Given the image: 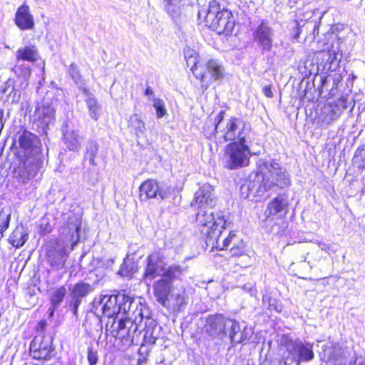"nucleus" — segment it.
<instances>
[{"label": "nucleus", "mask_w": 365, "mask_h": 365, "mask_svg": "<svg viewBox=\"0 0 365 365\" xmlns=\"http://www.w3.org/2000/svg\"><path fill=\"white\" fill-rule=\"evenodd\" d=\"M138 262L135 261L133 257H130V255H128L120 265L118 274L122 277H130L138 271Z\"/></svg>", "instance_id": "obj_29"}, {"label": "nucleus", "mask_w": 365, "mask_h": 365, "mask_svg": "<svg viewBox=\"0 0 365 365\" xmlns=\"http://www.w3.org/2000/svg\"><path fill=\"white\" fill-rule=\"evenodd\" d=\"M153 107L156 110V115L158 118H163L167 113V110L165 107V103L160 98H153Z\"/></svg>", "instance_id": "obj_47"}, {"label": "nucleus", "mask_w": 365, "mask_h": 365, "mask_svg": "<svg viewBox=\"0 0 365 365\" xmlns=\"http://www.w3.org/2000/svg\"><path fill=\"white\" fill-rule=\"evenodd\" d=\"M153 94V91L152 88L150 86H148L145 89V95L147 96H151Z\"/></svg>", "instance_id": "obj_59"}, {"label": "nucleus", "mask_w": 365, "mask_h": 365, "mask_svg": "<svg viewBox=\"0 0 365 365\" xmlns=\"http://www.w3.org/2000/svg\"><path fill=\"white\" fill-rule=\"evenodd\" d=\"M330 113H331V116L335 115V114H336L333 109L330 110Z\"/></svg>", "instance_id": "obj_61"}, {"label": "nucleus", "mask_w": 365, "mask_h": 365, "mask_svg": "<svg viewBox=\"0 0 365 365\" xmlns=\"http://www.w3.org/2000/svg\"><path fill=\"white\" fill-rule=\"evenodd\" d=\"M346 98L341 97L339 99V103L343 107L344 109H346L347 108V106L346 105Z\"/></svg>", "instance_id": "obj_57"}, {"label": "nucleus", "mask_w": 365, "mask_h": 365, "mask_svg": "<svg viewBox=\"0 0 365 365\" xmlns=\"http://www.w3.org/2000/svg\"><path fill=\"white\" fill-rule=\"evenodd\" d=\"M99 145L96 141L91 140H88L86 145V150L84 153V160H88L90 165L96 166L97 163L95 161V158L98 153Z\"/></svg>", "instance_id": "obj_33"}, {"label": "nucleus", "mask_w": 365, "mask_h": 365, "mask_svg": "<svg viewBox=\"0 0 365 365\" xmlns=\"http://www.w3.org/2000/svg\"><path fill=\"white\" fill-rule=\"evenodd\" d=\"M168 300L169 307H171L174 312H181L188 304L189 295L182 285L177 286L173 287Z\"/></svg>", "instance_id": "obj_18"}, {"label": "nucleus", "mask_w": 365, "mask_h": 365, "mask_svg": "<svg viewBox=\"0 0 365 365\" xmlns=\"http://www.w3.org/2000/svg\"><path fill=\"white\" fill-rule=\"evenodd\" d=\"M67 227L62 228V232L65 235H71V240L75 243L79 240V230L81 227V220L74 214L68 217Z\"/></svg>", "instance_id": "obj_25"}, {"label": "nucleus", "mask_w": 365, "mask_h": 365, "mask_svg": "<svg viewBox=\"0 0 365 365\" xmlns=\"http://www.w3.org/2000/svg\"><path fill=\"white\" fill-rule=\"evenodd\" d=\"M16 57L17 61L21 60L34 63L38 59L39 53L36 46H25L18 49Z\"/></svg>", "instance_id": "obj_27"}, {"label": "nucleus", "mask_w": 365, "mask_h": 365, "mask_svg": "<svg viewBox=\"0 0 365 365\" xmlns=\"http://www.w3.org/2000/svg\"><path fill=\"white\" fill-rule=\"evenodd\" d=\"M317 29L318 30V26H317L316 25L314 26V33L315 32V30Z\"/></svg>", "instance_id": "obj_62"}, {"label": "nucleus", "mask_w": 365, "mask_h": 365, "mask_svg": "<svg viewBox=\"0 0 365 365\" xmlns=\"http://www.w3.org/2000/svg\"><path fill=\"white\" fill-rule=\"evenodd\" d=\"M262 93L267 98H272L273 93L272 91V86L268 85V86H264L262 89Z\"/></svg>", "instance_id": "obj_55"}, {"label": "nucleus", "mask_w": 365, "mask_h": 365, "mask_svg": "<svg viewBox=\"0 0 365 365\" xmlns=\"http://www.w3.org/2000/svg\"><path fill=\"white\" fill-rule=\"evenodd\" d=\"M51 335L36 336L30 344V355L37 360H48L51 357L54 348Z\"/></svg>", "instance_id": "obj_10"}, {"label": "nucleus", "mask_w": 365, "mask_h": 365, "mask_svg": "<svg viewBox=\"0 0 365 365\" xmlns=\"http://www.w3.org/2000/svg\"><path fill=\"white\" fill-rule=\"evenodd\" d=\"M236 240V235L235 233L230 232L229 236L225 238L222 242L220 240V237L215 240V245L217 248L220 250L228 249V247L231 245L232 242Z\"/></svg>", "instance_id": "obj_44"}, {"label": "nucleus", "mask_w": 365, "mask_h": 365, "mask_svg": "<svg viewBox=\"0 0 365 365\" xmlns=\"http://www.w3.org/2000/svg\"><path fill=\"white\" fill-rule=\"evenodd\" d=\"M85 94L86 106L88 109V113L91 118L97 120L101 115V106L98 103L95 96L86 88H82Z\"/></svg>", "instance_id": "obj_26"}, {"label": "nucleus", "mask_w": 365, "mask_h": 365, "mask_svg": "<svg viewBox=\"0 0 365 365\" xmlns=\"http://www.w3.org/2000/svg\"><path fill=\"white\" fill-rule=\"evenodd\" d=\"M257 178L262 179V182L256 188L254 182L250 181L243 184L241 187V192L249 197L250 195L254 196H262L264 191L277 190L284 188L290 185V179L287 173L274 160H266L260 159L258 161Z\"/></svg>", "instance_id": "obj_2"}, {"label": "nucleus", "mask_w": 365, "mask_h": 365, "mask_svg": "<svg viewBox=\"0 0 365 365\" xmlns=\"http://www.w3.org/2000/svg\"><path fill=\"white\" fill-rule=\"evenodd\" d=\"M219 130H220V126L215 125L210 120H207L203 127L204 135L209 139L213 137L219 138Z\"/></svg>", "instance_id": "obj_41"}, {"label": "nucleus", "mask_w": 365, "mask_h": 365, "mask_svg": "<svg viewBox=\"0 0 365 365\" xmlns=\"http://www.w3.org/2000/svg\"><path fill=\"white\" fill-rule=\"evenodd\" d=\"M55 109L48 103H43L38 106L33 114L34 125L42 134L46 133L48 126L54 123Z\"/></svg>", "instance_id": "obj_13"}, {"label": "nucleus", "mask_w": 365, "mask_h": 365, "mask_svg": "<svg viewBox=\"0 0 365 365\" xmlns=\"http://www.w3.org/2000/svg\"><path fill=\"white\" fill-rule=\"evenodd\" d=\"M333 120V118H331L329 120L327 121V123H330Z\"/></svg>", "instance_id": "obj_63"}, {"label": "nucleus", "mask_w": 365, "mask_h": 365, "mask_svg": "<svg viewBox=\"0 0 365 365\" xmlns=\"http://www.w3.org/2000/svg\"><path fill=\"white\" fill-rule=\"evenodd\" d=\"M198 16L203 17L206 24L219 34L230 35L235 27L232 12L215 0L210 2L207 9L199 11Z\"/></svg>", "instance_id": "obj_4"}, {"label": "nucleus", "mask_w": 365, "mask_h": 365, "mask_svg": "<svg viewBox=\"0 0 365 365\" xmlns=\"http://www.w3.org/2000/svg\"><path fill=\"white\" fill-rule=\"evenodd\" d=\"M287 206V200L286 198L279 195L272 200L268 205L264 211V215L267 217H269L271 215H276L284 209Z\"/></svg>", "instance_id": "obj_28"}, {"label": "nucleus", "mask_w": 365, "mask_h": 365, "mask_svg": "<svg viewBox=\"0 0 365 365\" xmlns=\"http://www.w3.org/2000/svg\"><path fill=\"white\" fill-rule=\"evenodd\" d=\"M192 71L194 76L200 79L202 83L209 84L213 81L223 77L225 69L217 61L210 60L207 61L205 68L195 64Z\"/></svg>", "instance_id": "obj_9"}, {"label": "nucleus", "mask_w": 365, "mask_h": 365, "mask_svg": "<svg viewBox=\"0 0 365 365\" xmlns=\"http://www.w3.org/2000/svg\"><path fill=\"white\" fill-rule=\"evenodd\" d=\"M121 298L120 302L118 300V310L119 314L122 313L123 314L126 315V312L130 308V306H132L130 302L132 299V297L126 295L124 293H118V298Z\"/></svg>", "instance_id": "obj_42"}, {"label": "nucleus", "mask_w": 365, "mask_h": 365, "mask_svg": "<svg viewBox=\"0 0 365 365\" xmlns=\"http://www.w3.org/2000/svg\"><path fill=\"white\" fill-rule=\"evenodd\" d=\"M225 113V112L224 110H220V113L215 118V120L212 123H215V125L223 126V125H225V123L223 122Z\"/></svg>", "instance_id": "obj_52"}, {"label": "nucleus", "mask_w": 365, "mask_h": 365, "mask_svg": "<svg viewBox=\"0 0 365 365\" xmlns=\"http://www.w3.org/2000/svg\"><path fill=\"white\" fill-rule=\"evenodd\" d=\"M196 222L199 231L205 238L207 245H215V240L221 236L227 221L221 211L212 208H197Z\"/></svg>", "instance_id": "obj_3"}, {"label": "nucleus", "mask_w": 365, "mask_h": 365, "mask_svg": "<svg viewBox=\"0 0 365 365\" xmlns=\"http://www.w3.org/2000/svg\"><path fill=\"white\" fill-rule=\"evenodd\" d=\"M114 263V259L109 258L106 259L104 262V265L106 267V268L111 267Z\"/></svg>", "instance_id": "obj_56"}, {"label": "nucleus", "mask_w": 365, "mask_h": 365, "mask_svg": "<svg viewBox=\"0 0 365 365\" xmlns=\"http://www.w3.org/2000/svg\"><path fill=\"white\" fill-rule=\"evenodd\" d=\"M239 334V337L237 338L235 340V344L242 343L243 341L248 339L245 329H244L242 331L240 330V332Z\"/></svg>", "instance_id": "obj_53"}, {"label": "nucleus", "mask_w": 365, "mask_h": 365, "mask_svg": "<svg viewBox=\"0 0 365 365\" xmlns=\"http://www.w3.org/2000/svg\"><path fill=\"white\" fill-rule=\"evenodd\" d=\"M279 344L291 355L290 359L287 358L290 363L294 361H309L314 358V354L312 348L304 345L299 339H293L288 334H283L279 340Z\"/></svg>", "instance_id": "obj_7"}, {"label": "nucleus", "mask_w": 365, "mask_h": 365, "mask_svg": "<svg viewBox=\"0 0 365 365\" xmlns=\"http://www.w3.org/2000/svg\"><path fill=\"white\" fill-rule=\"evenodd\" d=\"M245 245L240 241L237 245L234 242L233 246L230 248V254L232 257L242 256L245 254Z\"/></svg>", "instance_id": "obj_48"}, {"label": "nucleus", "mask_w": 365, "mask_h": 365, "mask_svg": "<svg viewBox=\"0 0 365 365\" xmlns=\"http://www.w3.org/2000/svg\"><path fill=\"white\" fill-rule=\"evenodd\" d=\"M132 306L126 312L125 317L129 319H139L140 322H143V319L150 317V310L145 305L142 304L138 300L132 297L130 302Z\"/></svg>", "instance_id": "obj_24"}, {"label": "nucleus", "mask_w": 365, "mask_h": 365, "mask_svg": "<svg viewBox=\"0 0 365 365\" xmlns=\"http://www.w3.org/2000/svg\"><path fill=\"white\" fill-rule=\"evenodd\" d=\"M319 246L322 250H327L329 249V246L327 244H326L325 242H319Z\"/></svg>", "instance_id": "obj_58"}, {"label": "nucleus", "mask_w": 365, "mask_h": 365, "mask_svg": "<svg viewBox=\"0 0 365 365\" xmlns=\"http://www.w3.org/2000/svg\"><path fill=\"white\" fill-rule=\"evenodd\" d=\"M145 319V334L143 336V342L141 347L146 345L153 346L155 344L156 340L159 338L160 334V327L158 326L157 322L150 317Z\"/></svg>", "instance_id": "obj_21"}, {"label": "nucleus", "mask_w": 365, "mask_h": 365, "mask_svg": "<svg viewBox=\"0 0 365 365\" xmlns=\"http://www.w3.org/2000/svg\"><path fill=\"white\" fill-rule=\"evenodd\" d=\"M251 150L247 140L234 141L225 146L222 161L228 170H236L248 165Z\"/></svg>", "instance_id": "obj_5"}, {"label": "nucleus", "mask_w": 365, "mask_h": 365, "mask_svg": "<svg viewBox=\"0 0 365 365\" xmlns=\"http://www.w3.org/2000/svg\"><path fill=\"white\" fill-rule=\"evenodd\" d=\"M339 46L332 45L328 51H321L319 55L323 61H325L324 67L330 71H335L339 66L341 54L339 53Z\"/></svg>", "instance_id": "obj_23"}, {"label": "nucleus", "mask_w": 365, "mask_h": 365, "mask_svg": "<svg viewBox=\"0 0 365 365\" xmlns=\"http://www.w3.org/2000/svg\"><path fill=\"white\" fill-rule=\"evenodd\" d=\"M98 355L96 351H93L91 347L88 349V361L89 365H96L98 362Z\"/></svg>", "instance_id": "obj_49"}, {"label": "nucleus", "mask_w": 365, "mask_h": 365, "mask_svg": "<svg viewBox=\"0 0 365 365\" xmlns=\"http://www.w3.org/2000/svg\"><path fill=\"white\" fill-rule=\"evenodd\" d=\"M18 143V155L22 161V165L15 170L14 174L22 182L26 183L36 175L43 165L41 143L36 135L27 130L19 134Z\"/></svg>", "instance_id": "obj_1"}, {"label": "nucleus", "mask_w": 365, "mask_h": 365, "mask_svg": "<svg viewBox=\"0 0 365 365\" xmlns=\"http://www.w3.org/2000/svg\"><path fill=\"white\" fill-rule=\"evenodd\" d=\"M133 319H129V317H125L120 319L118 322L117 328L114 330L115 331V336L116 338L125 340V337L128 336V332L129 330L128 322H133Z\"/></svg>", "instance_id": "obj_38"}, {"label": "nucleus", "mask_w": 365, "mask_h": 365, "mask_svg": "<svg viewBox=\"0 0 365 365\" xmlns=\"http://www.w3.org/2000/svg\"><path fill=\"white\" fill-rule=\"evenodd\" d=\"M294 29V34H292V38L295 40H297L300 34H301V28L299 27V23L297 21L294 22V26L293 27Z\"/></svg>", "instance_id": "obj_54"}, {"label": "nucleus", "mask_w": 365, "mask_h": 365, "mask_svg": "<svg viewBox=\"0 0 365 365\" xmlns=\"http://www.w3.org/2000/svg\"><path fill=\"white\" fill-rule=\"evenodd\" d=\"M270 232L279 237L287 236L289 233L288 222L282 218H278L271 226Z\"/></svg>", "instance_id": "obj_34"}, {"label": "nucleus", "mask_w": 365, "mask_h": 365, "mask_svg": "<svg viewBox=\"0 0 365 365\" xmlns=\"http://www.w3.org/2000/svg\"><path fill=\"white\" fill-rule=\"evenodd\" d=\"M13 71L19 78H22L26 81H28L31 73L30 66L25 63L16 65Z\"/></svg>", "instance_id": "obj_43"}, {"label": "nucleus", "mask_w": 365, "mask_h": 365, "mask_svg": "<svg viewBox=\"0 0 365 365\" xmlns=\"http://www.w3.org/2000/svg\"><path fill=\"white\" fill-rule=\"evenodd\" d=\"M68 257V253L65 248L56 250L48 255V260L51 267L57 269H62Z\"/></svg>", "instance_id": "obj_32"}, {"label": "nucleus", "mask_w": 365, "mask_h": 365, "mask_svg": "<svg viewBox=\"0 0 365 365\" xmlns=\"http://www.w3.org/2000/svg\"><path fill=\"white\" fill-rule=\"evenodd\" d=\"M252 36L262 53L271 51L274 31L267 21H261L260 24L253 30Z\"/></svg>", "instance_id": "obj_12"}, {"label": "nucleus", "mask_w": 365, "mask_h": 365, "mask_svg": "<svg viewBox=\"0 0 365 365\" xmlns=\"http://www.w3.org/2000/svg\"><path fill=\"white\" fill-rule=\"evenodd\" d=\"M62 139L66 148L71 151H78L83 140V137L80 135L79 130L66 123L62 129Z\"/></svg>", "instance_id": "obj_17"}, {"label": "nucleus", "mask_w": 365, "mask_h": 365, "mask_svg": "<svg viewBox=\"0 0 365 365\" xmlns=\"http://www.w3.org/2000/svg\"><path fill=\"white\" fill-rule=\"evenodd\" d=\"M28 240V234L24 226L19 225L9 237V242L15 247L23 246Z\"/></svg>", "instance_id": "obj_31"}, {"label": "nucleus", "mask_w": 365, "mask_h": 365, "mask_svg": "<svg viewBox=\"0 0 365 365\" xmlns=\"http://www.w3.org/2000/svg\"><path fill=\"white\" fill-rule=\"evenodd\" d=\"M173 287L172 282L163 277L153 284V292L156 300L164 307H169L168 297L172 292Z\"/></svg>", "instance_id": "obj_19"}, {"label": "nucleus", "mask_w": 365, "mask_h": 365, "mask_svg": "<svg viewBox=\"0 0 365 365\" xmlns=\"http://www.w3.org/2000/svg\"><path fill=\"white\" fill-rule=\"evenodd\" d=\"M165 10L168 14L173 18L178 15V9L168 1V4L165 6Z\"/></svg>", "instance_id": "obj_50"}, {"label": "nucleus", "mask_w": 365, "mask_h": 365, "mask_svg": "<svg viewBox=\"0 0 365 365\" xmlns=\"http://www.w3.org/2000/svg\"><path fill=\"white\" fill-rule=\"evenodd\" d=\"M140 192L141 200L158 197L160 200H165L170 196L171 187L155 180H148L140 186Z\"/></svg>", "instance_id": "obj_11"}, {"label": "nucleus", "mask_w": 365, "mask_h": 365, "mask_svg": "<svg viewBox=\"0 0 365 365\" xmlns=\"http://www.w3.org/2000/svg\"><path fill=\"white\" fill-rule=\"evenodd\" d=\"M184 271V269H182L180 266H170L168 269H164L162 274V277L163 278H165L172 282L174 279L179 278Z\"/></svg>", "instance_id": "obj_40"}, {"label": "nucleus", "mask_w": 365, "mask_h": 365, "mask_svg": "<svg viewBox=\"0 0 365 365\" xmlns=\"http://www.w3.org/2000/svg\"><path fill=\"white\" fill-rule=\"evenodd\" d=\"M9 87H10V86H9V85H8L7 88H6L4 90V93H7V92H9Z\"/></svg>", "instance_id": "obj_60"}, {"label": "nucleus", "mask_w": 365, "mask_h": 365, "mask_svg": "<svg viewBox=\"0 0 365 365\" xmlns=\"http://www.w3.org/2000/svg\"><path fill=\"white\" fill-rule=\"evenodd\" d=\"M68 73L70 76L71 77L72 80L74 81V83L78 86H81L83 79L81 77V75L80 73V71L78 68V66L76 63H72L68 68Z\"/></svg>", "instance_id": "obj_45"}, {"label": "nucleus", "mask_w": 365, "mask_h": 365, "mask_svg": "<svg viewBox=\"0 0 365 365\" xmlns=\"http://www.w3.org/2000/svg\"><path fill=\"white\" fill-rule=\"evenodd\" d=\"M14 21L21 30H31L34 28V16L30 13V8L26 3H24L18 8L15 14Z\"/></svg>", "instance_id": "obj_20"}, {"label": "nucleus", "mask_w": 365, "mask_h": 365, "mask_svg": "<svg viewBox=\"0 0 365 365\" xmlns=\"http://www.w3.org/2000/svg\"><path fill=\"white\" fill-rule=\"evenodd\" d=\"M262 303L264 306H267L269 310L274 311L277 313H280L282 311L283 305L280 300L276 298H272L269 295L265 294L262 298Z\"/></svg>", "instance_id": "obj_39"}, {"label": "nucleus", "mask_w": 365, "mask_h": 365, "mask_svg": "<svg viewBox=\"0 0 365 365\" xmlns=\"http://www.w3.org/2000/svg\"><path fill=\"white\" fill-rule=\"evenodd\" d=\"M67 290L64 286H61L52 291L50 297L51 307L48 309L50 316H53L56 309H57L63 302Z\"/></svg>", "instance_id": "obj_30"}, {"label": "nucleus", "mask_w": 365, "mask_h": 365, "mask_svg": "<svg viewBox=\"0 0 365 365\" xmlns=\"http://www.w3.org/2000/svg\"><path fill=\"white\" fill-rule=\"evenodd\" d=\"M10 219V213L1 209L0 210V232L1 235L9 227Z\"/></svg>", "instance_id": "obj_46"}, {"label": "nucleus", "mask_w": 365, "mask_h": 365, "mask_svg": "<svg viewBox=\"0 0 365 365\" xmlns=\"http://www.w3.org/2000/svg\"><path fill=\"white\" fill-rule=\"evenodd\" d=\"M226 331L232 346H235L237 334L240 332V323L236 320L228 318L226 324Z\"/></svg>", "instance_id": "obj_35"}, {"label": "nucleus", "mask_w": 365, "mask_h": 365, "mask_svg": "<svg viewBox=\"0 0 365 365\" xmlns=\"http://www.w3.org/2000/svg\"><path fill=\"white\" fill-rule=\"evenodd\" d=\"M146 259L147 264L143 274L144 279L152 281L158 276L162 275L165 264L160 254L152 253L148 256Z\"/></svg>", "instance_id": "obj_15"}, {"label": "nucleus", "mask_w": 365, "mask_h": 365, "mask_svg": "<svg viewBox=\"0 0 365 365\" xmlns=\"http://www.w3.org/2000/svg\"><path fill=\"white\" fill-rule=\"evenodd\" d=\"M118 294H101L96 297L92 302V312L98 317L105 316L108 318H117L119 314Z\"/></svg>", "instance_id": "obj_8"}, {"label": "nucleus", "mask_w": 365, "mask_h": 365, "mask_svg": "<svg viewBox=\"0 0 365 365\" xmlns=\"http://www.w3.org/2000/svg\"><path fill=\"white\" fill-rule=\"evenodd\" d=\"M129 330L128 336L125 337L124 341L127 344H133L137 341V339L140 332L138 331V327L142 323L139 319H133V322H128Z\"/></svg>", "instance_id": "obj_36"}, {"label": "nucleus", "mask_w": 365, "mask_h": 365, "mask_svg": "<svg viewBox=\"0 0 365 365\" xmlns=\"http://www.w3.org/2000/svg\"><path fill=\"white\" fill-rule=\"evenodd\" d=\"M284 364H285V365H289V363L288 361H286L284 362Z\"/></svg>", "instance_id": "obj_64"}, {"label": "nucleus", "mask_w": 365, "mask_h": 365, "mask_svg": "<svg viewBox=\"0 0 365 365\" xmlns=\"http://www.w3.org/2000/svg\"><path fill=\"white\" fill-rule=\"evenodd\" d=\"M227 317L222 314L210 316L207 319V331L212 336H217L222 334H227Z\"/></svg>", "instance_id": "obj_22"}, {"label": "nucleus", "mask_w": 365, "mask_h": 365, "mask_svg": "<svg viewBox=\"0 0 365 365\" xmlns=\"http://www.w3.org/2000/svg\"><path fill=\"white\" fill-rule=\"evenodd\" d=\"M216 202L213 187L210 184H204L195 192L192 205L197 208H213Z\"/></svg>", "instance_id": "obj_14"}, {"label": "nucleus", "mask_w": 365, "mask_h": 365, "mask_svg": "<svg viewBox=\"0 0 365 365\" xmlns=\"http://www.w3.org/2000/svg\"><path fill=\"white\" fill-rule=\"evenodd\" d=\"M351 363L353 365H365V355L354 354Z\"/></svg>", "instance_id": "obj_51"}, {"label": "nucleus", "mask_w": 365, "mask_h": 365, "mask_svg": "<svg viewBox=\"0 0 365 365\" xmlns=\"http://www.w3.org/2000/svg\"><path fill=\"white\" fill-rule=\"evenodd\" d=\"M93 291V287L83 281L76 283L71 292V307L75 317L78 316V309L82 302L83 298L86 297L88 294Z\"/></svg>", "instance_id": "obj_16"}, {"label": "nucleus", "mask_w": 365, "mask_h": 365, "mask_svg": "<svg viewBox=\"0 0 365 365\" xmlns=\"http://www.w3.org/2000/svg\"><path fill=\"white\" fill-rule=\"evenodd\" d=\"M251 128L249 123L237 117H231L225 121L219 130V142H234L247 140Z\"/></svg>", "instance_id": "obj_6"}, {"label": "nucleus", "mask_w": 365, "mask_h": 365, "mask_svg": "<svg viewBox=\"0 0 365 365\" xmlns=\"http://www.w3.org/2000/svg\"><path fill=\"white\" fill-rule=\"evenodd\" d=\"M128 125L134 130L137 136L144 134L146 130L144 122L138 114H133L130 117Z\"/></svg>", "instance_id": "obj_37"}]
</instances>
